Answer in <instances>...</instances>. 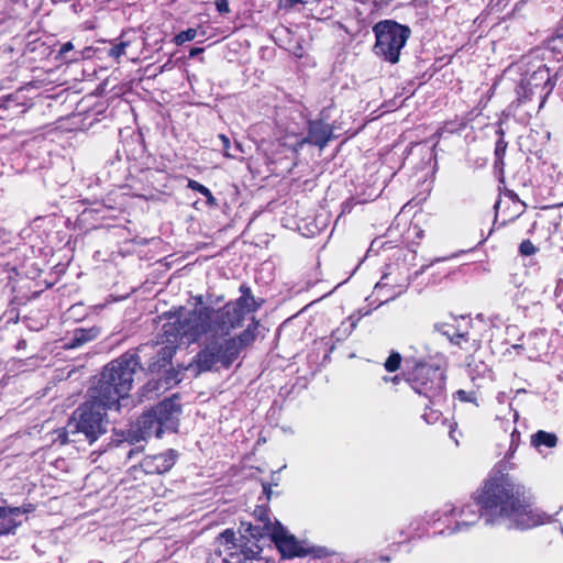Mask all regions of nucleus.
I'll list each match as a JSON object with an SVG mask.
<instances>
[{"mask_svg": "<svg viewBox=\"0 0 563 563\" xmlns=\"http://www.w3.org/2000/svg\"><path fill=\"white\" fill-rule=\"evenodd\" d=\"M443 515L452 517L450 534L468 531L483 517L488 526H506L507 529L528 530L553 522L554 518L541 509L532 508L526 488L507 475L490 478L483 489L462 506H444Z\"/></svg>", "mask_w": 563, "mask_h": 563, "instance_id": "obj_1", "label": "nucleus"}, {"mask_svg": "<svg viewBox=\"0 0 563 563\" xmlns=\"http://www.w3.org/2000/svg\"><path fill=\"white\" fill-rule=\"evenodd\" d=\"M207 312L202 308L194 309L165 327L168 334L180 336L188 342H197L205 336L203 347L195 356V365L199 372H209L218 366L229 368L239 357L241 351L255 340L258 321L252 323L238 336H231L235 327L218 329L213 320L205 319Z\"/></svg>", "mask_w": 563, "mask_h": 563, "instance_id": "obj_2", "label": "nucleus"}, {"mask_svg": "<svg viewBox=\"0 0 563 563\" xmlns=\"http://www.w3.org/2000/svg\"><path fill=\"white\" fill-rule=\"evenodd\" d=\"M121 363L104 367L97 385L90 389L89 399L78 407L70 419L71 430H77L92 444L107 432V410L120 409V401L129 395L130 373L121 372Z\"/></svg>", "mask_w": 563, "mask_h": 563, "instance_id": "obj_3", "label": "nucleus"}, {"mask_svg": "<svg viewBox=\"0 0 563 563\" xmlns=\"http://www.w3.org/2000/svg\"><path fill=\"white\" fill-rule=\"evenodd\" d=\"M180 412V405L175 399H164L151 410L144 412L132 429L122 433V439L114 441L118 446L124 443L134 446L126 451V459L132 460L143 451L142 442L147 438L152 435L162 438L165 431L175 432Z\"/></svg>", "mask_w": 563, "mask_h": 563, "instance_id": "obj_4", "label": "nucleus"}, {"mask_svg": "<svg viewBox=\"0 0 563 563\" xmlns=\"http://www.w3.org/2000/svg\"><path fill=\"white\" fill-rule=\"evenodd\" d=\"M170 322H167L163 327L167 344L162 345L157 342L141 344L135 350L125 352L106 366L112 367L117 362H122V364H120L122 368L118 371V374L121 376V372L130 373L129 391L132 389L134 376L137 371L143 372L146 369L150 373H157L170 364L176 352V342L178 339L180 340V336L166 333L165 327Z\"/></svg>", "mask_w": 563, "mask_h": 563, "instance_id": "obj_5", "label": "nucleus"}, {"mask_svg": "<svg viewBox=\"0 0 563 563\" xmlns=\"http://www.w3.org/2000/svg\"><path fill=\"white\" fill-rule=\"evenodd\" d=\"M245 532L254 539H260L264 534H269L283 559H294L311 556L312 561L332 554L327 547L312 545L307 541H299L294 534H290L279 522L274 526L247 525Z\"/></svg>", "mask_w": 563, "mask_h": 563, "instance_id": "obj_6", "label": "nucleus"}, {"mask_svg": "<svg viewBox=\"0 0 563 563\" xmlns=\"http://www.w3.org/2000/svg\"><path fill=\"white\" fill-rule=\"evenodd\" d=\"M373 53L384 62L397 64L400 53L411 35L409 26L394 20H382L373 26Z\"/></svg>", "mask_w": 563, "mask_h": 563, "instance_id": "obj_7", "label": "nucleus"}, {"mask_svg": "<svg viewBox=\"0 0 563 563\" xmlns=\"http://www.w3.org/2000/svg\"><path fill=\"white\" fill-rule=\"evenodd\" d=\"M241 296L225 303L222 308L214 309L212 307H201L205 312V319L213 320L218 329H228V327L240 328L246 313L255 312L261 308L264 300H257L251 288L246 284L240 286Z\"/></svg>", "mask_w": 563, "mask_h": 563, "instance_id": "obj_8", "label": "nucleus"}, {"mask_svg": "<svg viewBox=\"0 0 563 563\" xmlns=\"http://www.w3.org/2000/svg\"><path fill=\"white\" fill-rule=\"evenodd\" d=\"M406 380L416 394L427 398L430 404L435 406L445 400L446 375L442 367L419 363L407 374Z\"/></svg>", "mask_w": 563, "mask_h": 563, "instance_id": "obj_9", "label": "nucleus"}, {"mask_svg": "<svg viewBox=\"0 0 563 563\" xmlns=\"http://www.w3.org/2000/svg\"><path fill=\"white\" fill-rule=\"evenodd\" d=\"M554 84L551 81L550 70L547 66L541 65L531 74L526 75L517 87V100L519 103H525L534 95L540 97L548 96ZM544 101V99L542 100ZM543 102H541V106Z\"/></svg>", "mask_w": 563, "mask_h": 563, "instance_id": "obj_10", "label": "nucleus"}, {"mask_svg": "<svg viewBox=\"0 0 563 563\" xmlns=\"http://www.w3.org/2000/svg\"><path fill=\"white\" fill-rule=\"evenodd\" d=\"M218 541L220 544L225 547V551H229L227 556L223 558L224 563H249L257 560V555L261 552V548L256 544L253 547H236L234 531L227 529L220 533Z\"/></svg>", "mask_w": 563, "mask_h": 563, "instance_id": "obj_11", "label": "nucleus"}, {"mask_svg": "<svg viewBox=\"0 0 563 563\" xmlns=\"http://www.w3.org/2000/svg\"><path fill=\"white\" fill-rule=\"evenodd\" d=\"M434 330L446 336L452 344L466 351H477L481 346V341L472 338L466 329L455 328L446 323H435Z\"/></svg>", "mask_w": 563, "mask_h": 563, "instance_id": "obj_12", "label": "nucleus"}, {"mask_svg": "<svg viewBox=\"0 0 563 563\" xmlns=\"http://www.w3.org/2000/svg\"><path fill=\"white\" fill-rule=\"evenodd\" d=\"M333 139V128L323 120H310L307 128V136L300 141L302 144H311L320 150L324 148Z\"/></svg>", "mask_w": 563, "mask_h": 563, "instance_id": "obj_13", "label": "nucleus"}, {"mask_svg": "<svg viewBox=\"0 0 563 563\" xmlns=\"http://www.w3.org/2000/svg\"><path fill=\"white\" fill-rule=\"evenodd\" d=\"M176 459L177 452L170 449L159 454L145 456L140 466L146 474H164L174 466Z\"/></svg>", "mask_w": 563, "mask_h": 563, "instance_id": "obj_14", "label": "nucleus"}, {"mask_svg": "<svg viewBox=\"0 0 563 563\" xmlns=\"http://www.w3.org/2000/svg\"><path fill=\"white\" fill-rule=\"evenodd\" d=\"M32 505L23 507H0V536L14 533L15 529L22 523V515L30 512Z\"/></svg>", "mask_w": 563, "mask_h": 563, "instance_id": "obj_15", "label": "nucleus"}, {"mask_svg": "<svg viewBox=\"0 0 563 563\" xmlns=\"http://www.w3.org/2000/svg\"><path fill=\"white\" fill-rule=\"evenodd\" d=\"M100 334V329L92 327L89 329H76L69 339V341L66 343V346L68 349H76L79 347L90 341H93L97 339Z\"/></svg>", "mask_w": 563, "mask_h": 563, "instance_id": "obj_16", "label": "nucleus"}, {"mask_svg": "<svg viewBox=\"0 0 563 563\" xmlns=\"http://www.w3.org/2000/svg\"><path fill=\"white\" fill-rule=\"evenodd\" d=\"M531 444L539 451L542 446L552 449L558 444V437L555 433L539 430L531 435Z\"/></svg>", "mask_w": 563, "mask_h": 563, "instance_id": "obj_17", "label": "nucleus"}, {"mask_svg": "<svg viewBox=\"0 0 563 563\" xmlns=\"http://www.w3.org/2000/svg\"><path fill=\"white\" fill-rule=\"evenodd\" d=\"M187 187L194 191L201 194L206 198V202L208 206L218 207L217 199L213 197L212 192L202 184L198 183L197 180L189 179Z\"/></svg>", "mask_w": 563, "mask_h": 563, "instance_id": "obj_18", "label": "nucleus"}, {"mask_svg": "<svg viewBox=\"0 0 563 563\" xmlns=\"http://www.w3.org/2000/svg\"><path fill=\"white\" fill-rule=\"evenodd\" d=\"M79 435L77 430H71L70 428V420L68 421L67 426L64 429L56 431V438L55 442L59 443L60 445L70 443V442H77L78 440L76 437Z\"/></svg>", "mask_w": 563, "mask_h": 563, "instance_id": "obj_19", "label": "nucleus"}, {"mask_svg": "<svg viewBox=\"0 0 563 563\" xmlns=\"http://www.w3.org/2000/svg\"><path fill=\"white\" fill-rule=\"evenodd\" d=\"M401 355L398 352H391L384 363V367L387 372H396L399 369L401 364Z\"/></svg>", "mask_w": 563, "mask_h": 563, "instance_id": "obj_20", "label": "nucleus"}, {"mask_svg": "<svg viewBox=\"0 0 563 563\" xmlns=\"http://www.w3.org/2000/svg\"><path fill=\"white\" fill-rule=\"evenodd\" d=\"M497 133L500 135L495 146L496 163H503V158L506 154L507 142L504 140V131L499 129Z\"/></svg>", "mask_w": 563, "mask_h": 563, "instance_id": "obj_21", "label": "nucleus"}, {"mask_svg": "<svg viewBox=\"0 0 563 563\" xmlns=\"http://www.w3.org/2000/svg\"><path fill=\"white\" fill-rule=\"evenodd\" d=\"M196 36L197 30L189 27L175 36V43L176 45H183L186 42L192 41Z\"/></svg>", "mask_w": 563, "mask_h": 563, "instance_id": "obj_22", "label": "nucleus"}, {"mask_svg": "<svg viewBox=\"0 0 563 563\" xmlns=\"http://www.w3.org/2000/svg\"><path fill=\"white\" fill-rule=\"evenodd\" d=\"M441 417H442V413L439 409H431V408L426 410L424 413L422 415V419L428 424H433V423L438 422Z\"/></svg>", "mask_w": 563, "mask_h": 563, "instance_id": "obj_23", "label": "nucleus"}, {"mask_svg": "<svg viewBox=\"0 0 563 563\" xmlns=\"http://www.w3.org/2000/svg\"><path fill=\"white\" fill-rule=\"evenodd\" d=\"M128 47V43L126 42H121L119 44H115L113 45L110 49H109V56L110 57H113L115 59L120 58L122 55L125 54V48Z\"/></svg>", "mask_w": 563, "mask_h": 563, "instance_id": "obj_24", "label": "nucleus"}, {"mask_svg": "<svg viewBox=\"0 0 563 563\" xmlns=\"http://www.w3.org/2000/svg\"><path fill=\"white\" fill-rule=\"evenodd\" d=\"M219 139H220V141L222 143L224 155L227 157L235 158L236 157V153L231 151L230 139L227 135H224V134H220Z\"/></svg>", "mask_w": 563, "mask_h": 563, "instance_id": "obj_25", "label": "nucleus"}, {"mask_svg": "<svg viewBox=\"0 0 563 563\" xmlns=\"http://www.w3.org/2000/svg\"><path fill=\"white\" fill-rule=\"evenodd\" d=\"M519 251L522 255L530 256L537 252V249L529 240H525L520 243Z\"/></svg>", "mask_w": 563, "mask_h": 563, "instance_id": "obj_26", "label": "nucleus"}, {"mask_svg": "<svg viewBox=\"0 0 563 563\" xmlns=\"http://www.w3.org/2000/svg\"><path fill=\"white\" fill-rule=\"evenodd\" d=\"M299 3H305L303 0H279L278 7L279 9H284L286 11L291 10Z\"/></svg>", "mask_w": 563, "mask_h": 563, "instance_id": "obj_27", "label": "nucleus"}, {"mask_svg": "<svg viewBox=\"0 0 563 563\" xmlns=\"http://www.w3.org/2000/svg\"><path fill=\"white\" fill-rule=\"evenodd\" d=\"M214 4L219 13L228 14L230 12L229 0H216Z\"/></svg>", "mask_w": 563, "mask_h": 563, "instance_id": "obj_28", "label": "nucleus"}, {"mask_svg": "<svg viewBox=\"0 0 563 563\" xmlns=\"http://www.w3.org/2000/svg\"><path fill=\"white\" fill-rule=\"evenodd\" d=\"M440 519H441L440 511H433V512H430V514L426 512V515H424V520L428 523H435Z\"/></svg>", "mask_w": 563, "mask_h": 563, "instance_id": "obj_29", "label": "nucleus"}, {"mask_svg": "<svg viewBox=\"0 0 563 563\" xmlns=\"http://www.w3.org/2000/svg\"><path fill=\"white\" fill-rule=\"evenodd\" d=\"M510 437H511L510 450H515L518 446L520 434H519V432H517L516 429H514Z\"/></svg>", "mask_w": 563, "mask_h": 563, "instance_id": "obj_30", "label": "nucleus"}, {"mask_svg": "<svg viewBox=\"0 0 563 563\" xmlns=\"http://www.w3.org/2000/svg\"><path fill=\"white\" fill-rule=\"evenodd\" d=\"M74 48L71 42H67L60 46L59 55L65 56L68 52Z\"/></svg>", "mask_w": 563, "mask_h": 563, "instance_id": "obj_31", "label": "nucleus"}, {"mask_svg": "<svg viewBox=\"0 0 563 563\" xmlns=\"http://www.w3.org/2000/svg\"><path fill=\"white\" fill-rule=\"evenodd\" d=\"M456 395L459 397V399L463 400V401H470L471 398L468 396V393H466L465 390L463 389H460L456 391Z\"/></svg>", "mask_w": 563, "mask_h": 563, "instance_id": "obj_32", "label": "nucleus"}, {"mask_svg": "<svg viewBox=\"0 0 563 563\" xmlns=\"http://www.w3.org/2000/svg\"><path fill=\"white\" fill-rule=\"evenodd\" d=\"M263 493L266 496V498L269 499L273 494L271 485L263 483Z\"/></svg>", "mask_w": 563, "mask_h": 563, "instance_id": "obj_33", "label": "nucleus"}, {"mask_svg": "<svg viewBox=\"0 0 563 563\" xmlns=\"http://www.w3.org/2000/svg\"><path fill=\"white\" fill-rule=\"evenodd\" d=\"M202 52H203V48H201V47H194V48H191V51L189 53V56L194 57V56H197V55L201 54Z\"/></svg>", "mask_w": 563, "mask_h": 563, "instance_id": "obj_34", "label": "nucleus"}, {"mask_svg": "<svg viewBox=\"0 0 563 563\" xmlns=\"http://www.w3.org/2000/svg\"><path fill=\"white\" fill-rule=\"evenodd\" d=\"M399 379H400L399 376H394V377L384 376L383 377L384 382H386V383L390 382V383H394V384H398Z\"/></svg>", "mask_w": 563, "mask_h": 563, "instance_id": "obj_35", "label": "nucleus"}, {"mask_svg": "<svg viewBox=\"0 0 563 563\" xmlns=\"http://www.w3.org/2000/svg\"><path fill=\"white\" fill-rule=\"evenodd\" d=\"M429 266L430 265L421 266L418 271L415 272V277L417 278L418 276L422 275Z\"/></svg>", "mask_w": 563, "mask_h": 563, "instance_id": "obj_36", "label": "nucleus"}, {"mask_svg": "<svg viewBox=\"0 0 563 563\" xmlns=\"http://www.w3.org/2000/svg\"><path fill=\"white\" fill-rule=\"evenodd\" d=\"M450 438L453 439L457 443V440L455 439V435H454V429H453L452 424H450Z\"/></svg>", "mask_w": 563, "mask_h": 563, "instance_id": "obj_37", "label": "nucleus"}, {"mask_svg": "<svg viewBox=\"0 0 563 563\" xmlns=\"http://www.w3.org/2000/svg\"><path fill=\"white\" fill-rule=\"evenodd\" d=\"M354 563H374V562L371 560H367V559H360V560H356Z\"/></svg>", "mask_w": 563, "mask_h": 563, "instance_id": "obj_38", "label": "nucleus"}, {"mask_svg": "<svg viewBox=\"0 0 563 563\" xmlns=\"http://www.w3.org/2000/svg\"><path fill=\"white\" fill-rule=\"evenodd\" d=\"M379 561H380V562H389V561H390V558H389V556H387V555H382V556H379Z\"/></svg>", "mask_w": 563, "mask_h": 563, "instance_id": "obj_39", "label": "nucleus"}, {"mask_svg": "<svg viewBox=\"0 0 563 563\" xmlns=\"http://www.w3.org/2000/svg\"><path fill=\"white\" fill-rule=\"evenodd\" d=\"M497 399H498L499 402H504L505 401V394H503V393L498 394Z\"/></svg>", "mask_w": 563, "mask_h": 563, "instance_id": "obj_40", "label": "nucleus"}, {"mask_svg": "<svg viewBox=\"0 0 563 563\" xmlns=\"http://www.w3.org/2000/svg\"><path fill=\"white\" fill-rule=\"evenodd\" d=\"M234 150H235V152H243V151H242V146H241V144H240V143H238V142H236V143H235V145H234Z\"/></svg>", "mask_w": 563, "mask_h": 563, "instance_id": "obj_41", "label": "nucleus"}, {"mask_svg": "<svg viewBox=\"0 0 563 563\" xmlns=\"http://www.w3.org/2000/svg\"><path fill=\"white\" fill-rule=\"evenodd\" d=\"M445 258H434L430 265H432L433 263H437V262H440V261H444Z\"/></svg>", "mask_w": 563, "mask_h": 563, "instance_id": "obj_42", "label": "nucleus"}, {"mask_svg": "<svg viewBox=\"0 0 563 563\" xmlns=\"http://www.w3.org/2000/svg\"><path fill=\"white\" fill-rule=\"evenodd\" d=\"M512 416H514L515 421H516V420L518 419V417H519V415H518V412H517L516 410H514Z\"/></svg>", "mask_w": 563, "mask_h": 563, "instance_id": "obj_43", "label": "nucleus"}, {"mask_svg": "<svg viewBox=\"0 0 563 563\" xmlns=\"http://www.w3.org/2000/svg\"><path fill=\"white\" fill-rule=\"evenodd\" d=\"M561 510H563V507H560V509H558V511H555V515H559V512H561Z\"/></svg>", "mask_w": 563, "mask_h": 563, "instance_id": "obj_44", "label": "nucleus"}, {"mask_svg": "<svg viewBox=\"0 0 563 563\" xmlns=\"http://www.w3.org/2000/svg\"><path fill=\"white\" fill-rule=\"evenodd\" d=\"M561 510H563V507H560V509H558V511H555V515H559V512H561Z\"/></svg>", "mask_w": 563, "mask_h": 563, "instance_id": "obj_45", "label": "nucleus"}, {"mask_svg": "<svg viewBox=\"0 0 563 563\" xmlns=\"http://www.w3.org/2000/svg\"><path fill=\"white\" fill-rule=\"evenodd\" d=\"M561 510H563V507H560V509H558V511H555V515H559V512H561Z\"/></svg>", "mask_w": 563, "mask_h": 563, "instance_id": "obj_46", "label": "nucleus"}, {"mask_svg": "<svg viewBox=\"0 0 563 563\" xmlns=\"http://www.w3.org/2000/svg\"><path fill=\"white\" fill-rule=\"evenodd\" d=\"M327 0H317L318 3L325 2Z\"/></svg>", "mask_w": 563, "mask_h": 563, "instance_id": "obj_47", "label": "nucleus"}, {"mask_svg": "<svg viewBox=\"0 0 563 563\" xmlns=\"http://www.w3.org/2000/svg\"><path fill=\"white\" fill-rule=\"evenodd\" d=\"M307 563H310V561H307Z\"/></svg>", "mask_w": 563, "mask_h": 563, "instance_id": "obj_48", "label": "nucleus"}]
</instances>
